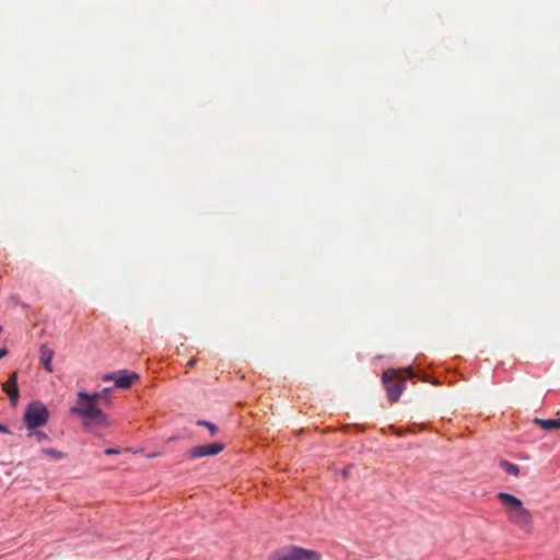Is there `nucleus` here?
I'll return each mask as SVG.
<instances>
[{
    "label": "nucleus",
    "mask_w": 560,
    "mask_h": 560,
    "mask_svg": "<svg viewBox=\"0 0 560 560\" xmlns=\"http://www.w3.org/2000/svg\"><path fill=\"white\" fill-rule=\"evenodd\" d=\"M534 423L539 425L545 431H555L560 429V419H539L535 418Z\"/></svg>",
    "instance_id": "9d476101"
},
{
    "label": "nucleus",
    "mask_w": 560,
    "mask_h": 560,
    "mask_svg": "<svg viewBox=\"0 0 560 560\" xmlns=\"http://www.w3.org/2000/svg\"><path fill=\"white\" fill-rule=\"evenodd\" d=\"M197 425L206 427L209 430L211 436H214L219 432V429L214 423L206 420H198Z\"/></svg>",
    "instance_id": "f8f14e48"
},
{
    "label": "nucleus",
    "mask_w": 560,
    "mask_h": 560,
    "mask_svg": "<svg viewBox=\"0 0 560 560\" xmlns=\"http://www.w3.org/2000/svg\"><path fill=\"white\" fill-rule=\"evenodd\" d=\"M267 560H322V555L313 549L288 545L273 550Z\"/></svg>",
    "instance_id": "20e7f679"
},
{
    "label": "nucleus",
    "mask_w": 560,
    "mask_h": 560,
    "mask_svg": "<svg viewBox=\"0 0 560 560\" xmlns=\"http://www.w3.org/2000/svg\"><path fill=\"white\" fill-rule=\"evenodd\" d=\"M105 454L106 455L118 454V451L114 450V448H107V450H105Z\"/></svg>",
    "instance_id": "dca6fc26"
},
{
    "label": "nucleus",
    "mask_w": 560,
    "mask_h": 560,
    "mask_svg": "<svg viewBox=\"0 0 560 560\" xmlns=\"http://www.w3.org/2000/svg\"><path fill=\"white\" fill-rule=\"evenodd\" d=\"M54 350L50 349L47 345H42L40 348H39V360H40V363L43 364L44 369L48 372V373H52L54 369H52V358H54Z\"/></svg>",
    "instance_id": "1a4fd4ad"
},
{
    "label": "nucleus",
    "mask_w": 560,
    "mask_h": 560,
    "mask_svg": "<svg viewBox=\"0 0 560 560\" xmlns=\"http://www.w3.org/2000/svg\"><path fill=\"white\" fill-rule=\"evenodd\" d=\"M108 393H109V388H105L101 394H102V397L98 399L100 400H104L105 402H109V397H108Z\"/></svg>",
    "instance_id": "4468645a"
},
{
    "label": "nucleus",
    "mask_w": 560,
    "mask_h": 560,
    "mask_svg": "<svg viewBox=\"0 0 560 560\" xmlns=\"http://www.w3.org/2000/svg\"><path fill=\"white\" fill-rule=\"evenodd\" d=\"M498 499L504 506L509 522L521 528L524 533L530 534L533 530V515L529 510L524 508L523 502L506 492H499Z\"/></svg>",
    "instance_id": "f257e3e1"
},
{
    "label": "nucleus",
    "mask_w": 560,
    "mask_h": 560,
    "mask_svg": "<svg viewBox=\"0 0 560 560\" xmlns=\"http://www.w3.org/2000/svg\"><path fill=\"white\" fill-rule=\"evenodd\" d=\"M48 410L40 401L31 402L24 412V422L28 429H37L46 424Z\"/></svg>",
    "instance_id": "39448f33"
},
{
    "label": "nucleus",
    "mask_w": 560,
    "mask_h": 560,
    "mask_svg": "<svg viewBox=\"0 0 560 560\" xmlns=\"http://www.w3.org/2000/svg\"><path fill=\"white\" fill-rule=\"evenodd\" d=\"M139 380V375L137 373H129L126 370L116 371L113 373L105 374L103 376V381L105 382H114L115 387L119 389H128Z\"/></svg>",
    "instance_id": "423d86ee"
},
{
    "label": "nucleus",
    "mask_w": 560,
    "mask_h": 560,
    "mask_svg": "<svg viewBox=\"0 0 560 560\" xmlns=\"http://www.w3.org/2000/svg\"><path fill=\"white\" fill-rule=\"evenodd\" d=\"M2 390L9 396L12 406L18 404L19 388H18V374L13 372L9 380L2 385Z\"/></svg>",
    "instance_id": "6e6552de"
},
{
    "label": "nucleus",
    "mask_w": 560,
    "mask_h": 560,
    "mask_svg": "<svg viewBox=\"0 0 560 560\" xmlns=\"http://www.w3.org/2000/svg\"><path fill=\"white\" fill-rule=\"evenodd\" d=\"M8 353V351L5 349H0V359H2L3 357H5Z\"/></svg>",
    "instance_id": "6ab92c4d"
},
{
    "label": "nucleus",
    "mask_w": 560,
    "mask_h": 560,
    "mask_svg": "<svg viewBox=\"0 0 560 560\" xmlns=\"http://www.w3.org/2000/svg\"><path fill=\"white\" fill-rule=\"evenodd\" d=\"M225 445L220 442L211 443V444H203V445H197L191 448H189L186 452V455L190 459H197L206 456H214L221 453L224 450Z\"/></svg>",
    "instance_id": "0eeeda50"
},
{
    "label": "nucleus",
    "mask_w": 560,
    "mask_h": 560,
    "mask_svg": "<svg viewBox=\"0 0 560 560\" xmlns=\"http://www.w3.org/2000/svg\"><path fill=\"white\" fill-rule=\"evenodd\" d=\"M42 453L55 459H60L63 457V454L55 448H43Z\"/></svg>",
    "instance_id": "ddd939ff"
},
{
    "label": "nucleus",
    "mask_w": 560,
    "mask_h": 560,
    "mask_svg": "<svg viewBox=\"0 0 560 560\" xmlns=\"http://www.w3.org/2000/svg\"><path fill=\"white\" fill-rule=\"evenodd\" d=\"M102 397V394H86L84 392L78 393L77 405L71 409L84 419V424L96 423L98 425H107V418L102 410L96 406V402Z\"/></svg>",
    "instance_id": "f03ea898"
},
{
    "label": "nucleus",
    "mask_w": 560,
    "mask_h": 560,
    "mask_svg": "<svg viewBox=\"0 0 560 560\" xmlns=\"http://www.w3.org/2000/svg\"><path fill=\"white\" fill-rule=\"evenodd\" d=\"M501 466L510 475L517 476L520 474V467L513 463L504 460Z\"/></svg>",
    "instance_id": "9b49d317"
},
{
    "label": "nucleus",
    "mask_w": 560,
    "mask_h": 560,
    "mask_svg": "<svg viewBox=\"0 0 560 560\" xmlns=\"http://www.w3.org/2000/svg\"><path fill=\"white\" fill-rule=\"evenodd\" d=\"M34 435L36 436V439H37L39 442H40V441H43V440H45V439H47V435H46L45 433H43V432H36Z\"/></svg>",
    "instance_id": "2eb2a0df"
},
{
    "label": "nucleus",
    "mask_w": 560,
    "mask_h": 560,
    "mask_svg": "<svg viewBox=\"0 0 560 560\" xmlns=\"http://www.w3.org/2000/svg\"><path fill=\"white\" fill-rule=\"evenodd\" d=\"M0 432L1 433H9V429L5 425L0 424Z\"/></svg>",
    "instance_id": "a211bd4d"
},
{
    "label": "nucleus",
    "mask_w": 560,
    "mask_h": 560,
    "mask_svg": "<svg viewBox=\"0 0 560 560\" xmlns=\"http://www.w3.org/2000/svg\"><path fill=\"white\" fill-rule=\"evenodd\" d=\"M197 360L196 359H190L188 362H187V368H192L195 366Z\"/></svg>",
    "instance_id": "f3484780"
},
{
    "label": "nucleus",
    "mask_w": 560,
    "mask_h": 560,
    "mask_svg": "<svg viewBox=\"0 0 560 560\" xmlns=\"http://www.w3.org/2000/svg\"><path fill=\"white\" fill-rule=\"evenodd\" d=\"M400 373H405L409 378L415 376L411 369L387 370L383 373V383L390 402H396L405 389V378L400 376Z\"/></svg>",
    "instance_id": "7ed1b4c3"
}]
</instances>
